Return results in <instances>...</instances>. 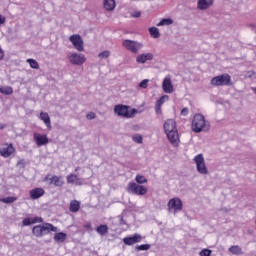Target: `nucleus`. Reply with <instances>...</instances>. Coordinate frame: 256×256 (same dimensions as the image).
<instances>
[{"label": "nucleus", "instance_id": "obj_30", "mask_svg": "<svg viewBox=\"0 0 256 256\" xmlns=\"http://www.w3.org/2000/svg\"><path fill=\"white\" fill-rule=\"evenodd\" d=\"M157 27H163V26H169V25H173V19L171 18H164L162 19L158 24H156Z\"/></svg>", "mask_w": 256, "mask_h": 256}, {"label": "nucleus", "instance_id": "obj_4", "mask_svg": "<svg viewBox=\"0 0 256 256\" xmlns=\"http://www.w3.org/2000/svg\"><path fill=\"white\" fill-rule=\"evenodd\" d=\"M57 233V227L53 226L51 223H44L43 225H36L32 229V233L35 237H43V235H47L48 233Z\"/></svg>", "mask_w": 256, "mask_h": 256}, {"label": "nucleus", "instance_id": "obj_20", "mask_svg": "<svg viewBox=\"0 0 256 256\" xmlns=\"http://www.w3.org/2000/svg\"><path fill=\"white\" fill-rule=\"evenodd\" d=\"M66 179L69 185L73 183H75V185H83V181L81 178H79V176H77V174H70L66 177Z\"/></svg>", "mask_w": 256, "mask_h": 256}, {"label": "nucleus", "instance_id": "obj_2", "mask_svg": "<svg viewBox=\"0 0 256 256\" xmlns=\"http://www.w3.org/2000/svg\"><path fill=\"white\" fill-rule=\"evenodd\" d=\"M191 129L194 133H201V131H209V122L205 120V116H203V114H195L192 119Z\"/></svg>", "mask_w": 256, "mask_h": 256}, {"label": "nucleus", "instance_id": "obj_8", "mask_svg": "<svg viewBox=\"0 0 256 256\" xmlns=\"http://www.w3.org/2000/svg\"><path fill=\"white\" fill-rule=\"evenodd\" d=\"M123 47L130 51V53H139V50L143 47L141 42L133 41V40H123L122 42Z\"/></svg>", "mask_w": 256, "mask_h": 256}, {"label": "nucleus", "instance_id": "obj_5", "mask_svg": "<svg viewBox=\"0 0 256 256\" xmlns=\"http://www.w3.org/2000/svg\"><path fill=\"white\" fill-rule=\"evenodd\" d=\"M212 87H225L231 85V75L225 73L213 77L210 81Z\"/></svg>", "mask_w": 256, "mask_h": 256}, {"label": "nucleus", "instance_id": "obj_38", "mask_svg": "<svg viewBox=\"0 0 256 256\" xmlns=\"http://www.w3.org/2000/svg\"><path fill=\"white\" fill-rule=\"evenodd\" d=\"M211 253H213V251L205 248L202 251H200L199 255L200 256H211Z\"/></svg>", "mask_w": 256, "mask_h": 256}, {"label": "nucleus", "instance_id": "obj_1", "mask_svg": "<svg viewBox=\"0 0 256 256\" xmlns=\"http://www.w3.org/2000/svg\"><path fill=\"white\" fill-rule=\"evenodd\" d=\"M164 131L169 142L173 147H179L181 140L179 139V131L177 130V122L174 119H167L164 122Z\"/></svg>", "mask_w": 256, "mask_h": 256}, {"label": "nucleus", "instance_id": "obj_34", "mask_svg": "<svg viewBox=\"0 0 256 256\" xmlns=\"http://www.w3.org/2000/svg\"><path fill=\"white\" fill-rule=\"evenodd\" d=\"M27 63H29L31 69H39V62H37V60L35 59H27Z\"/></svg>", "mask_w": 256, "mask_h": 256}, {"label": "nucleus", "instance_id": "obj_33", "mask_svg": "<svg viewBox=\"0 0 256 256\" xmlns=\"http://www.w3.org/2000/svg\"><path fill=\"white\" fill-rule=\"evenodd\" d=\"M15 201H17V197H13V196L0 198V203L9 204V203H15Z\"/></svg>", "mask_w": 256, "mask_h": 256}, {"label": "nucleus", "instance_id": "obj_31", "mask_svg": "<svg viewBox=\"0 0 256 256\" xmlns=\"http://www.w3.org/2000/svg\"><path fill=\"white\" fill-rule=\"evenodd\" d=\"M0 93L3 95H13V88L11 86L0 87Z\"/></svg>", "mask_w": 256, "mask_h": 256}, {"label": "nucleus", "instance_id": "obj_42", "mask_svg": "<svg viewBox=\"0 0 256 256\" xmlns=\"http://www.w3.org/2000/svg\"><path fill=\"white\" fill-rule=\"evenodd\" d=\"M5 21H7V18L0 14V25H5Z\"/></svg>", "mask_w": 256, "mask_h": 256}, {"label": "nucleus", "instance_id": "obj_12", "mask_svg": "<svg viewBox=\"0 0 256 256\" xmlns=\"http://www.w3.org/2000/svg\"><path fill=\"white\" fill-rule=\"evenodd\" d=\"M69 62L72 65H83L85 61H87V58L83 54L79 53H72L68 56Z\"/></svg>", "mask_w": 256, "mask_h": 256}, {"label": "nucleus", "instance_id": "obj_3", "mask_svg": "<svg viewBox=\"0 0 256 256\" xmlns=\"http://www.w3.org/2000/svg\"><path fill=\"white\" fill-rule=\"evenodd\" d=\"M114 113L118 115V117H124L125 119H131L137 115V109L132 108L131 106L117 104L114 106Z\"/></svg>", "mask_w": 256, "mask_h": 256}, {"label": "nucleus", "instance_id": "obj_15", "mask_svg": "<svg viewBox=\"0 0 256 256\" xmlns=\"http://www.w3.org/2000/svg\"><path fill=\"white\" fill-rule=\"evenodd\" d=\"M30 199H33V201L37 199H41L43 195H45V189L41 187H36L33 188L32 190L29 191Z\"/></svg>", "mask_w": 256, "mask_h": 256}, {"label": "nucleus", "instance_id": "obj_13", "mask_svg": "<svg viewBox=\"0 0 256 256\" xmlns=\"http://www.w3.org/2000/svg\"><path fill=\"white\" fill-rule=\"evenodd\" d=\"M15 153V147L12 144H4L3 148L0 150L1 157H4V159H7L8 157H11Z\"/></svg>", "mask_w": 256, "mask_h": 256}, {"label": "nucleus", "instance_id": "obj_19", "mask_svg": "<svg viewBox=\"0 0 256 256\" xmlns=\"http://www.w3.org/2000/svg\"><path fill=\"white\" fill-rule=\"evenodd\" d=\"M35 223H43V218L42 217H34V218H25L22 221L23 227H28L29 225H35Z\"/></svg>", "mask_w": 256, "mask_h": 256}, {"label": "nucleus", "instance_id": "obj_44", "mask_svg": "<svg viewBox=\"0 0 256 256\" xmlns=\"http://www.w3.org/2000/svg\"><path fill=\"white\" fill-rule=\"evenodd\" d=\"M84 229H91V222L86 223Z\"/></svg>", "mask_w": 256, "mask_h": 256}, {"label": "nucleus", "instance_id": "obj_40", "mask_svg": "<svg viewBox=\"0 0 256 256\" xmlns=\"http://www.w3.org/2000/svg\"><path fill=\"white\" fill-rule=\"evenodd\" d=\"M181 115H182L183 117H187V115H189V108H183V109L181 110Z\"/></svg>", "mask_w": 256, "mask_h": 256}, {"label": "nucleus", "instance_id": "obj_17", "mask_svg": "<svg viewBox=\"0 0 256 256\" xmlns=\"http://www.w3.org/2000/svg\"><path fill=\"white\" fill-rule=\"evenodd\" d=\"M141 235L139 234H134L133 236H130V237H125L123 238V243L124 245H135V243H141Z\"/></svg>", "mask_w": 256, "mask_h": 256}, {"label": "nucleus", "instance_id": "obj_26", "mask_svg": "<svg viewBox=\"0 0 256 256\" xmlns=\"http://www.w3.org/2000/svg\"><path fill=\"white\" fill-rule=\"evenodd\" d=\"M67 239V234L65 232H59L54 235V241L56 243H63Z\"/></svg>", "mask_w": 256, "mask_h": 256}, {"label": "nucleus", "instance_id": "obj_10", "mask_svg": "<svg viewBox=\"0 0 256 256\" xmlns=\"http://www.w3.org/2000/svg\"><path fill=\"white\" fill-rule=\"evenodd\" d=\"M43 181H50L49 185H54V187H63V185H65V181H63V178L57 175L51 176L48 174L44 177Z\"/></svg>", "mask_w": 256, "mask_h": 256}, {"label": "nucleus", "instance_id": "obj_37", "mask_svg": "<svg viewBox=\"0 0 256 256\" xmlns=\"http://www.w3.org/2000/svg\"><path fill=\"white\" fill-rule=\"evenodd\" d=\"M133 142L134 143H143V136L136 134L135 136H133Z\"/></svg>", "mask_w": 256, "mask_h": 256}, {"label": "nucleus", "instance_id": "obj_36", "mask_svg": "<svg viewBox=\"0 0 256 256\" xmlns=\"http://www.w3.org/2000/svg\"><path fill=\"white\" fill-rule=\"evenodd\" d=\"M137 251H149L151 249L150 244H141L136 247Z\"/></svg>", "mask_w": 256, "mask_h": 256}, {"label": "nucleus", "instance_id": "obj_21", "mask_svg": "<svg viewBox=\"0 0 256 256\" xmlns=\"http://www.w3.org/2000/svg\"><path fill=\"white\" fill-rule=\"evenodd\" d=\"M137 63H147V61H153V54L151 53H146V54H141L137 56L136 58Z\"/></svg>", "mask_w": 256, "mask_h": 256}, {"label": "nucleus", "instance_id": "obj_39", "mask_svg": "<svg viewBox=\"0 0 256 256\" xmlns=\"http://www.w3.org/2000/svg\"><path fill=\"white\" fill-rule=\"evenodd\" d=\"M147 83H149V80H148V79H144V80H142V81L139 83V87H140L141 89H147V87H148Z\"/></svg>", "mask_w": 256, "mask_h": 256}, {"label": "nucleus", "instance_id": "obj_25", "mask_svg": "<svg viewBox=\"0 0 256 256\" xmlns=\"http://www.w3.org/2000/svg\"><path fill=\"white\" fill-rule=\"evenodd\" d=\"M103 5L106 11H113L117 6L115 0H104Z\"/></svg>", "mask_w": 256, "mask_h": 256}, {"label": "nucleus", "instance_id": "obj_28", "mask_svg": "<svg viewBox=\"0 0 256 256\" xmlns=\"http://www.w3.org/2000/svg\"><path fill=\"white\" fill-rule=\"evenodd\" d=\"M149 34L153 39H159L161 37V33H159V28L157 27H150Z\"/></svg>", "mask_w": 256, "mask_h": 256}, {"label": "nucleus", "instance_id": "obj_46", "mask_svg": "<svg viewBox=\"0 0 256 256\" xmlns=\"http://www.w3.org/2000/svg\"><path fill=\"white\" fill-rule=\"evenodd\" d=\"M141 16V12H138L137 14H136V17H140Z\"/></svg>", "mask_w": 256, "mask_h": 256}, {"label": "nucleus", "instance_id": "obj_7", "mask_svg": "<svg viewBox=\"0 0 256 256\" xmlns=\"http://www.w3.org/2000/svg\"><path fill=\"white\" fill-rule=\"evenodd\" d=\"M194 163L196 164V169L200 175H207L209 170L207 169V165L205 164V157L203 154H198L194 157Z\"/></svg>", "mask_w": 256, "mask_h": 256}, {"label": "nucleus", "instance_id": "obj_45", "mask_svg": "<svg viewBox=\"0 0 256 256\" xmlns=\"http://www.w3.org/2000/svg\"><path fill=\"white\" fill-rule=\"evenodd\" d=\"M0 129H5V125L0 124Z\"/></svg>", "mask_w": 256, "mask_h": 256}, {"label": "nucleus", "instance_id": "obj_47", "mask_svg": "<svg viewBox=\"0 0 256 256\" xmlns=\"http://www.w3.org/2000/svg\"><path fill=\"white\" fill-rule=\"evenodd\" d=\"M252 75H255V72H252Z\"/></svg>", "mask_w": 256, "mask_h": 256}, {"label": "nucleus", "instance_id": "obj_9", "mask_svg": "<svg viewBox=\"0 0 256 256\" xmlns=\"http://www.w3.org/2000/svg\"><path fill=\"white\" fill-rule=\"evenodd\" d=\"M167 207L168 211H173V213H179L180 211H183V201H181L177 197L172 198L168 201Z\"/></svg>", "mask_w": 256, "mask_h": 256}, {"label": "nucleus", "instance_id": "obj_6", "mask_svg": "<svg viewBox=\"0 0 256 256\" xmlns=\"http://www.w3.org/2000/svg\"><path fill=\"white\" fill-rule=\"evenodd\" d=\"M147 187L141 185V184H137L135 182H130L127 186V192L131 193L132 195H139V196H143V195H147Z\"/></svg>", "mask_w": 256, "mask_h": 256}, {"label": "nucleus", "instance_id": "obj_43", "mask_svg": "<svg viewBox=\"0 0 256 256\" xmlns=\"http://www.w3.org/2000/svg\"><path fill=\"white\" fill-rule=\"evenodd\" d=\"M5 58V51H3V48L0 47V61H3Z\"/></svg>", "mask_w": 256, "mask_h": 256}, {"label": "nucleus", "instance_id": "obj_29", "mask_svg": "<svg viewBox=\"0 0 256 256\" xmlns=\"http://www.w3.org/2000/svg\"><path fill=\"white\" fill-rule=\"evenodd\" d=\"M96 231L99 235H107L109 233V226L102 224L96 228Z\"/></svg>", "mask_w": 256, "mask_h": 256}, {"label": "nucleus", "instance_id": "obj_14", "mask_svg": "<svg viewBox=\"0 0 256 256\" xmlns=\"http://www.w3.org/2000/svg\"><path fill=\"white\" fill-rule=\"evenodd\" d=\"M34 141L38 147H43L49 143V138L46 134L34 133Z\"/></svg>", "mask_w": 256, "mask_h": 256}, {"label": "nucleus", "instance_id": "obj_32", "mask_svg": "<svg viewBox=\"0 0 256 256\" xmlns=\"http://www.w3.org/2000/svg\"><path fill=\"white\" fill-rule=\"evenodd\" d=\"M135 181L136 183H138V185H143L147 183V178L141 174H137L135 177Z\"/></svg>", "mask_w": 256, "mask_h": 256}, {"label": "nucleus", "instance_id": "obj_11", "mask_svg": "<svg viewBox=\"0 0 256 256\" xmlns=\"http://www.w3.org/2000/svg\"><path fill=\"white\" fill-rule=\"evenodd\" d=\"M69 41L72 43L74 49H76L77 51H84L85 47L83 46V38H81V35H71L69 37Z\"/></svg>", "mask_w": 256, "mask_h": 256}, {"label": "nucleus", "instance_id": "obj_16", "mask_svg": "<svg viewBox=\"0 0 256 256\" xmlns=\"http://www.w3.org/2000/svg\"><path fill=\"white\" fill-rule=\"evenodd\" d=\"M162 89L164 93H173L174 88H173V83L171 82V77L166 76L163 80L162 83Z\"/></svg>", "mask_w": 256, "mask_h": 256}, {"label": "nucleus", "instance_id": "obj_27", "mask_svg": "<svg viewBox=\"0 0 256 256\" xmlns=\"http://www.w3.org/2000/svg\"><path fill=\"white\" fill-rule=\"evenodd\" d=\"M228 251L232 253V255H243V249L239 247V245L231 246Z\"/></svg>", "mask_w": 256, "mask_h": 256}, {"label": "nucleus", "instance_id": "obj_35", "mask_svg": "<svg viewBox=\"0 0 256 256\" xmlns=\"http://www.w3.org/2000/svg\"><path fill=\"white\" fill-rule=\"evenodd\" d=\"M110 56H111V51H109V50L100 52L98 54L99 59H109Z\"/></svg>", "mask_w": 256, "mask_h": 256}, {"label": "nucleus", "instance_id": "obj_41", "mask_svg": "<svg viewBox=\"0 0 256 256\" xmlns=\"http://www.w3.org/2000/svg\"><path fill=\"white\" fill-rule=\"evenodd\" d=\"M87 119H95L96 115H95V112H89L87 115H86Z\"/></svg>", "mask_w": 256, "mask_h": 256}, {"label": "nucleus", "instance_id": "obj_24", "mask_svg": "<svg viewBox=\"0 0 256 256\" xmlns=\"http://www.w3.org/2000/svg\"><path fill=\"white\" fill-rule=\"evenodd\" d=\"M213 5V0L207 1V0H199L198 1V9L205 10L209 9Z\"/></svg>", "mask_w": 256, "mask_h": 256}, {"label": "nucleus", "instance_id": "obj_22", "mask_svg": "<svg viewBox=\"0 0 256 256\" xmlns=\"http://www.w3.org/2000/svg\"><path fill=\"white\" fill-rule=\"evenodd\" d=\"M40 119L46 125L47 129H51V117H49L47 112H41Z\"/></svg>", "mask_w": 256, "mask_h": 256}, {"label": "nucleus", "instance_id": "obj_18", "mask_svg": "<svg viewBox=\"0 0 256 256\" xmlns=\"http://www.w3.org/2000/svg\"><path fill=\"white\" fill-rule=\"evenodd\" d=\"M165 101H169V96L167 95H163L161 96L155 104V113L157 115H161V107H163V104L165 103Z\"/></svg>", "mask_w": 256, "mask_h": 256}, {"label": "nucleus", "instance_id": "obj_23", "mask_svg": "<svg viewBox=\"0 0 256 256\" xmlns=\"http://www.w3.org/2000/svg\"><path fill=\"white\" fill-rule=\"evenodd\" d=\"M79 209H81V202H79L78 200H72L70 202L69 211L71 213H77L79 212Z\"/></svg>", "mask_w": 256, "mask_h": 256}]
</instances>
